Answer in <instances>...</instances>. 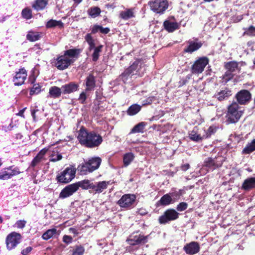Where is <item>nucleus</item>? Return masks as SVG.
<instances>
[{"label":"nucleus","mask_w":255,"mask_h":255,"mask_svg":"<svg viewBox=\"0 0 255 255\" xmlns=\"http://www.w3.org/2000/svg\"><path fill=\"white\" fill-rule=\"evenodd\" d=\"M78 139L81 144L88 148L99 146L103 141L102 137L94 131L88 132L84 128L79 131Z\"/></svg>","instance_id":"obj_1"},{"label":"nucleus","mask_w":255,"mask_h":255,"mask_svg":"<svg viewBox=\"0 0 255 255\" xmlns=\"http://www.w3.org/2000/svg\"><path fill=\"white\" fill-rule=\"evenodd\" d=\"M101 162L102 159L100 157H93L80 164L78 167V169L81 174H87L88 173H91L98 169Z\"/></svg>","instance_id":"obj_2"},{"label":"nucleus","mask_w":255,"mask_h":255,"mask_svg":"<svg viewBox=\"0 0 255 255\" xmlns=\"http://www.w3.org/2000/svg\"><path fill=\"white\" fill-rule=\"evenodd\" d=\"M243 111L239 110V106L237 103H233L228 107L226 115L227 121L230 123H237L243 114Z\"/></svg>","instance_id":"obj_3"},{"label":"nucleus","mask_w":255,"mask_h":255,"mask_svg":"<svg viewBox=\"0 0 255 255\" xmlns=\"http://www.w3.org/2000/svg\"><path fill=\"white\" fill-rule=\"evenodd\" d=\"M76 171V168L73 166L66 167L64 171L57 176V181L62 183L70 182L75 177Z\"/></svg>","instance_id":"obj_4"},{"label":"nucleus","mask_w":255,"mask_h":255,"mask_svg":"<svg viewBox=\"0 0 255 255\" xmlns=\"http://www.w3.org/2000/svg\"><path fill=\"white\" fill-rule=\"evenodd\" d=\"M21 235L15 232L9 234L5 239L6 248L8 250L14 249L21 241Z\"/></svg>","instance_id":"obj_5"},{"label":"nucleus","mask_w":255,"mask_h":255,"mask_svg":"<svg viewBox=\"0 0 255 255\" xmlns=\"http://www.w3.org/2000/svg\"><path fill=\"white\" fill-rule=\"evenodd\" d=\"M148 4L151 10L159 14H162L168 6L167 0H151Z\"/></svg>","instance_id":"obj_6"},{"label":"nucleus","mask_w":255,"mask_h":255,"mask_svg":"<svg viewBox=\"0 0 255 255\" xmlns=\"http://www.w3.org/2000/svg\"><path fill=\"white\" fill-rule=\"evenodd\" d=\"M135 199V196L133 194H125L118 201L117 203L121 208L130 209L134 206Z\"/></svg>","instance_id":"obj_7"},{"label":"nucleus","mask_w":255,"mask_h":255,"mask_svg":"<svg viewBox=\"0 0 255 255\" xmlns=\"http://www.w3.org/2000/svg\"><path fill=\"white\" fill-rule=\"evenodd\" d=\"M148 236L141 234H132L127 240L128 243L132 246L143 245L148 241Z\"/></svg>","instance_id":"obj_8"},{"label":"nucleus","mask_w":255,"mask_h":255,"mask_svg":"<svg viewBox=\"0 0 255 255\" xmlns=\"http://www.w3.org/2000/svg\"><path fill=\"white\" fill-rule=\"evenodd\" d=\"M143 61L141 59L135 60L128 69L132 73V75L141 76L145 71Z\"/></svg>","instance_id":"obj_9"},{"label":"nucleus","mask_w":255,"mask_h":255,"mask_svg":"<svg viewBox=\"0 0 255 255\" xmlns=\"http://www.w3.org/2000/svg\"><path fill=\"white\" fill-rule=\"evenodd\" d=\"M221 159L220 160H218V158L215 157H207L204 161L203 166L204 168H206L207 170L213 171L217 168L222 166L223 160L222 157H220Z\"/></svg>","instance_id":"obj_10"},{"label":"nucleus","mask_w":255,"mask_h":255,"mask_svg":"<svg viewBox=\"0 0 255 255\" xmlns=\"http://www.w3.org/2000/svg\"><path fill=\"white\" fill-rule=\"evenodd\" d=\"M179 213L174 209H169L166 210L164 214L158 219L159 222L165 224L169 221L175 220L178 218Z\"/></svg>","instance_id":"obj_11"},{"label":"nucleus","mask_w":255,"mask_h":255,"mask_svg":"<svg viewBox=\"0 0 255 255\" xmlns=\"http://www.w3.org/2000/svg\"><path fill=\"white\" fill-rule=\"evenodd\" d=\"M74 62V60L65 56L64 55L57 57L54 63V66L60 70L67 68Z\"/></svg>","instance_id":"obj_12"},{"label":"nucleus","mask_w":255,"mask_h":255,"mask_svg":"<svg viewBox=\"0 0 255 255\" xmlns=\"http://www.w3.org/2000/svg\"><path fill=\"white\" fill-rule=\"evenodd\" d=\"M209 60L206 57L200 58L196 60L192 67V72L194 74L201 73L208 64Z\"/></svg>","instance_id":"obj_13"},{"label":"nucleus","mask_w":255,"mask_h":255,"mask_svg":"<svg viewBox=\"0 0 255 255\" xmlns=\"http://www.w3.org/2000/svg\"><path fill=\"white\" fill-rule=\"evenodd\" d=\"M236 98L238 104L246 105L251 101L252 95L248 90H242L236 94Z\"/></svg>","instance_id":"obj_14"},{"label":"nucleus","mask_w":255,"mask_h":255,"mask_svg":"<svg viewBox=\"0 0 255 255\" xmlns=\"http://www.w3.org/2000/svg\"><path fill=\"white\" fill-rule=\"evenodd\" d=\"M110 182V181H106L93 182L92 189L90 190V192L94 194H100L107 188Z\"/></svg>","instance_id":"obj_15"},{"label":"nucleus","mask_w":255,"mask_h":255,"mask_svg":"<svg viewBox=\"0 0 255 255\" xmlns=\"http://www.w3.org/2000/svg\"><path fill=\"white\" fill-rule=\"evenodd\" d=\"M77 190V186L75 183L68 185L62 190L59 197L62 199L67 198L72 195Z\"/></svg>","instance_id":"obj_16"},{"label":"nucleus","mask_w":255,"mask_h":255,"mask_svg":"<svg viewBox=\"0 0 255 255\" xmlns=\"http://www.w3.org/2000/svg\"><path fill=\"white\" fill-rule=\"evenodd\" d=\"M27 77L26 71L24 68H21L13 77V82L15 86H20L24 82Z\"/></svg>","instance_id":"obj_17"},{"label":"nucleus","mask_w":255,"mask_h":255,"mask_svg":"<svg viewBox=\"0 0 255 255\" xmlns=\"http://www.w3.org/2000/svg\"><path fill=\"white\" fill-rule=\"evenodd\" d=\"M200 249L199 243L196 242H192L187 244L183 248L184 251L188 255H194L198 253Z\"/></svg>","instance_id":"obj_18"},{"label":"nucleus","mask_w":255,"mask_h":255,"mask_svg":"<svg viewBox=\"0 0 255 255\" xmlns=\"http://www.w3.org/2000/svg\"><path fill=\"white\" fill-rule=\"evenodd\" d=\"M188 43V46L184 49V51L190 54L198 50L203 45L201 41H189Z\"/></svg>","instance_id":"obj_19"},{"label":"nucleus","mask_w":255,"mask_h":255,"mask_svg":"<svg viewBox=\"0 0 255 255\" xmlns=\"http://www.w3.org/2000/svg\"><path fill=\"white\" fill-rule=\"evenodd\" d=\"M47 151V149L43 148L41 149L32 160L30 164V166L32 167H34L39 163H40L44 159V155Z\"/></svg>","instance_id":"obj_20"},{"label":"nucleus","mask_w":255,"mask_h":255,"mask_svg":"<svg viewBox=\"0 0 255 255\" xmlns=\"http://www.w3.org/2000/svg\"><path fill=\"white\" fill-rule=\"evenodd\" d=\"M164 29L168 32H172L180 27V24L174 21L166 20L163 22Z\"/></svg>","instance_id":"obj_21"},{"label":"nucleus","mask_w":255,"mask_h":255,"mask_svg":"<svg viewBox=\"0 0 255 255\" xmlns=\"http://www.w3.org/2000/svg\"><path fill=\"white\" fill-rule=\"evenodd\" d=\"M79 85L74 82H70L68 84H65L61 87L63 91V94H67L72 92H76L78 90Z\"/></svg>","instance_id":"obj_22"},{"label":"nucleus","mask_w":255,"mask_h":255,"mask_svg":"<svg viewBox=\"0 0 255 255\" xmlns=\"http://www.w3.org/2000/svg\"><path fill=\"white\" fill-rule=\"evenodd\" d=\"M85 85L86 88L85 91H90L94 90L96 86L95 77L92 74H89L85 79Z\"/></svg>","instance_id":"obj_23"},{"label":"nucleus","mask_w":255,"mask_h":255,"mask_svg":"<svg viewBox=\"0 0 255 255\" xmlns=\"http://www.w3.org/2000/svg\"><path fill=\"white\" fill-rule=\"evenodd\" d=\"M232 95V91L228 88H225L217 93L214 97L216 98L219 101H222L227 99Z\"/></svg>","instance_id":"obj_24"},{"label":"nucleus","mask_w":255,"mask_h":255,"mask_svg":"<svg viewBox=\"0 0 255 255\" xmlns=\"http://www.w3.org/2000/svg\"><path fill=\"white\" fill-rule=\"evenodd\" d=\"M242 188L246 191L255 188V177H250L246 179L244 181Z\"/></svg>","instance_id":"obj_25"},{"label":"nucleus","mask_w":255,"mask_h":255,"mask_svg":"<svg viewBox=\"0 0 255 255\" xmlns=\"http://www.w3.org/2000/svg\"><path fill=\"white\" fill-rule=\"evenodd\" d=\"M120 17L125 20L135 17L134 8H127L122 11L120 13Z\"/></svg>","instance_id":"obj_26"},{"label":"nucleus","mask_w":255,"mask_h":255,"mask_svg":"<svg viewBox=\"0 0 255 255\" xmlns=\"http://www.w3.org/2000/svg\"><path fill=\"white\" fill-rule=\"evenodd\" d=\"M141 107L142 106L137 104H132L127 110V114L129 116H134L141 111Z\"/></svg>","instance_id":"obj_27"},{"label":"nucleus","mask_w":255,"mask_h":255,"mask_svg":"<svg viewBox=\"0 0 255 255\" xmlns=\"http://www.w3.org/2000/svg\"><path fill=\"white\" fill-rule=\"evenodd\" d=\"M47 4V0H35L32 7L36 11H40L43 10Z\"/></svg>","instance_id":"obj_28"},{"label":"nucleus","mask_w":255,"mask_h":255,"mask_svg":"<svg viewBox=\"0 0 255 255\" xmlns=\"http://www.w3.org/2000/svg\"><path fill=\"white\" fill-rule=\"evenodd\" d=\"M77 186V189L79 187L84 190L89 189L91 190L93 182L88 179H85L75 183Z\"/></svg>","instance_id":"obj_29"},{"label":"nucleus","mask_w":255,"mask_h":255,"mask_svg":"<svg viewBox=\"0 0 255 255\" xmlns=\"http://www.w3.org/2000/svg\"><path fill=\"white\" fill-rule=\"evenodd\" d=\"M62 93H63V91L61 88H60L57 86H53L49 89V96L53 98H59Z\"/></svg>","instance_id":"obj_30"},{"label":"nucleus","mask_w":255,"mask_h":255,"mask_svg":"<svg viewBox=\"0 0 255 255\" xmlns=\"http://www.w3.org/2000/svg\"><path fill=\"white\" fill-rule=\"evenodd\" d=\"M41 33L38 32L29 31L26 35V39L30 42H35L40 39Z\"/></svg>","instance_id":"obj_31"},{"label":"nucleus","mask_w":255,"mask_h":255,"mask_svg":"<svg viewBox=\"0 0 255 255\" xmlns=\"http://www.w3.org/2000/svg\"><path fill=\"white\" fill-rule=\"evenodd\" d=\"M81 52L79 49H71L67 50L64 52L63 55L72 59V58L77 57Z\"/></svg>","instance_id":"obj_32"},{"label":"nucleus","mask_w":255,"mask_h":255,"mask_svg":"<svg viewBox=\"0 0 255 255\" xmlns=\"http://www.w3.org/2000/svg\"><path fill=\"white\" fill-rule=\"evenodd\" d=\"M146 125V123L143 122L137 124L131 129L129 133H143Z\"/></svg>","instance_id":"obj_33"},{"label":"nucleus","mask_w":255,"mask_h":255,"mask_svg":"<svg viewBox=\"0 0 255 255\" xmlns=\"http://www.w3.org/2000/svg\"><path fill=\"white\" fill-rule=\"evenodd\" d=\"M255 150V139L248 143L242 150V154H249Z\"/></svg>","instance_id":"obj_34"},{"label":"nucleus","mask_w":255,"mask_h":255,"mask_svg":"<svg viewBox=\"0 0 255 255\" xmlns=\"http://www.w3.org/2000/svg\"><path fill=\"white\" fill-rule=\"evenodd\" d=\"M172 201V199L171 196L168 194H166L164 195L157 202L158 204L162 206H167L169 205Z\"/></svg>","instance_id":"obj_35"},{"label":"nucleus","mask_w":255,"mask_h":255,"mask_svg":"<svg viewBox=\"0 0 255 255\" xmlns=\"http://www.w3.org/2000/svg\"><path fill=\"white\" fill-rule=\"evenodd\" d=\"M57 231L55 228H52L47 230L42 236V238L44 240H48L56 235Z\"/></svg>","instance_id":"obj_36"},{"label":"nucleus","mask_w":255,"mask_h":255,"mask_svg":"<svg viewBox=\"0 0 255 255\" xmlns=\"http://www.w3.org/2000/svg\"><path fill=\"white\" fill-rule=\"evenodd\" d=\"M56 26L59 27H62L63 26V23L61 20H56L54 19H50L47 22L46 27L48 28H53Z\"/></svg>","instance_id":"obj_37"},{"label":"nucleus","mask_w":255,"mask_h":255,"mask_svg":"<svg viewBox=\"0 0 255 255\" xmlns=\"http://www.w3.org/2000/svg\"><path fill=\"white\" fill-rule=\"evenodd\" d=\"M88 14L92 18H96L99 16L101 13V9L97 6L91 7L87 11Z\"/></svg>","instance_id":"obj_38"},{"label":"nucleus","mask_w":255,"mask_h":255,"mask_svg":"<svg viewBox=\"0 0 255 255\" xmlns=\"http://www.w3.org/2000/svg\"><path fill=\"white\" fill-rule=\"evenodd\" d=\"M134 154L132 152L126 153L123 157V162L125 166H128L133 160Z\"/></svg>","instance_id":"obj_39"},{"label":"nucleus","mask_w":255,"mask_h":255,"mask_svg":"<svg viewBox=\"0 0 255 255\" xmlns=\"http://www.w3.org/2000/svg\"><path fill=\"white\" fill-rule=\"evenodd\" d=\"M225 66L229 72H235L238 70V63L235 61L229 62Z\"/></svg>","instance_id":"obj_40"},{"label":"nucleus","mask_w":255,"mask_h":255,"mask_svg":"<svg viewBox=\"0 0 255 255\" xmlns=\"http://www.w3.org/2000/svg\"><path fill=\"white\" fill-rule=\"evenodd\" d=\"M103 47V45H100L96 47L94 50V52L92 54V60L94 62H96L99 57L100 53L102 51V49Z\"/></svg>","instance_id":"obj_41"},{"label":"nucleus","mask_w":255,"mask_h":255,"mask_svg":"<svg viewBox=\"0 0 255 255\" xmlns=\"http://www.w3.org/2000/svg\"><path fill=\"white\" fill-rule=\"evenodd\" d=\"M85 40L88 43V44H89V50H93L96 47H95L94 40L93 39V37H92L90 34H87L85 37Z\"/></svg>","instance_id":"obj_42"},{"label":"nucleus","mask_w":255,"mask_h":255,"mask_svg":"<svg viewBox=\"0 0 255 255\" xmlns=\"http://www.w3.org/2000/svg\"><path fill=\"white\" fill-rule=\"evenodd\" d=\"M21 16L26 20L31 19L32 17L31 9L28 7L23 9L21 11Z\"/></svg>","instance_id":"obj_43"},{"label":"nucleus","mask_w":255,"mask_h":255,"mask_svg":"<svg viewBox=\"0 0 255 255\" xmlns=\"http://www.w3.org/2000/svg\"><path fill=\"white\" fill-rule=\"evenodd\" d=\"M189 138L193 141H199L202 140V137L198 134L195 130H193L189 133Z\"/></svg>","instance_id":"obj_44"},{"label":"nucleus","mask_w":255,"mask_h":255,"mask_svg":"<svg viewBox=\"0 0 255 255\" xmlns=\"http://www.w3.org/2000/svg\"><path fill=\"white\" fill-rule=\"evenodd\" d=\"M84 252V248L81 245H78L74 247L72 255H83Z\"/></svg>","instance_id":"obj_45"},{"label":"nucleus","mask_w":255,"mask_h":255,"mask_svg":"<svg viewBox=\"0 0 255 255\" xmlns=\"http://www.w3.org/2000/svg\"><path fill=\"white\" fill-rule=\"evenodd\" d=\"M130 75H132V73L127 68L125 71L121 74L120 77L124 83H126Z\"/></svg>","instance_id":"obj_46"},{"label":"nucleus","mask_w":255,"mask_h":255,"mask_svg":"<svg viewBox=\"0 0 255 255\" xmlns=\"http://www.w3.org/2000/svg\"><path fill=\"white\" fill-rule=\"evenodd\" d=\"M12 166H9L7 168L8 170H10V172H9L10 178L13 176L18 175L20 173L18 167H14L13 169H12Z\"/></svg>","instance_id":"obj_47"},{"label":"nucleus","mask_w":255,"mask_h":255,"mask_svg":"<svg viewBox=\"0 0 255 255\" xmlns=\"http://www.w3.org/2000/svg\"><path fill=\"white\" fill-rule=\"evenodd\" d=\"M40 91L41 87L39 84H34L30 90V95L37 94L40 93Z\"/></svg>","instance_id":"obj_48"},{"label":"nucleus","mask_w":255,"mask_h":255,"mask_svg":"<svg viewBox=\"0 0 255 255\" xmlns=\"http://www.w3.org/2000/svg\"><path fill=\"white\" fill-rule=\"evenodd\" d=\"M155 100L154 96H150L142 101V106L150 105L153 101Z\"/></svg>","instance_id":"obj_49"},{"label":"nucleus","mask_w":255,"mask_h":255,"mask_svg":"<svg viewBox=\"0 0 255 255\" xmlns=\"http://www.w3.org/2000/svg\"><path fill=\"white\" fill-rule=\"evenodd\" d=\"M245 33L251 36H255V27L250 26L249 27L245 29Z\"/></svg>","instance_id":"obj_50"},{"label":"nucleus","mask_w":255,"mask_h":255,"mask_svg":"<svg viewBox=\"0 0 255 255\" xmlns=\"http://www.w3.org/2000/svg\"><path fill=\"white\" fill-rule=\"evenodd\" d=\"M188 207V204L185 202L180 203L177 206L176 209L177 211L182 212L185 210Z\"/></svg>","instance_id":"obj_51"},{"label":"nucleus","mask_w":255,"mask_h":255,"mask_svg":"<svg viewBox=\"0 0 255 255\" xmlns=\"http://www.w3.org/2000/svg\"><path fill=\"white\" fill-rule=\"evenodd\" d=\"M171 194L172 199L174 200H178L180 198V196L182 194V190H179L178 191L171 193Z\"/></svg>","instance_id":"obj_52"},{"label":"nucleus","mask_w":255,"mask_h":255,"mask_svg":"<svg viewBox=\"0 0 255 255\" xmlns=\"http://www.w3.org/2000/svg\"><path fill=\"white\" fill-rule=\"evenodd\" d=\"M10 178L8 171H2L0 172V179L1 180H7Z\"/></svg>","instance_id":"obj_53"},{"label":"nucleus","mask_w":255,"mask_h":255,"mask_svg":"<svg viewBox=\"0 0 255 255\" xmlns=\"http://www.w3.org/2000/svg\"><path fill=\"white\" fill-rule=\"evenodd\" d=\"M62 158L61 154H52L49 160L51 162H56L60 160Z\"/></svg>","instance_id":"obj_54"},{"label":"nucleus","mask_w":255,"mask_h":255,"mask_svg":"<svg viewBox=\"0 0 255 255\" xmlns=\"http://www.w3.org/2000/svg\"><path fill=\"white\" fill-rule=\"evenodd\" d=\"M26 223L25 220H18L15 225L17 228L23 229L25 226Z\"/></svg>","instance_id":"obj_55"},{"label":"nucleus","mask_w":255,"mask_h":255,"mask_svg":"<svg viewBox=\"0 0 255 255\" xmlns=\"http://www.w3.org/2000/svg\"><path fill=\"white\" fill-rule=\"evenodd\" d=\"M87 96L86 95V92H82L79 96L78 100L80 101L81 104H84L86 100Z\"/></svg>","instance_id":"obj_56"},{"label":"nucleus","mask_w":255,"mask_h":255,"mask_svg":"<svg viewBox=\"0 0 255 255\" xmlns=\"http://www.w3.org/2000/svg\"><path fill=\"white\" fill-rule=\"evenodd\" d=\"M72 238L68 235H64L63 237V242L68 245L72 243Z\"/></svg>","instance_id":"obj_57"},{"label":"nucleus","mask_w":255,"mask_h":255,"mask_svg":"<svg viewBox=\"0 0 255 255\" xmlns=\"http://www.w3.org/2000/svg\"><path fill=\"white\" fill-rule=\"evenodd\" d=\"M32 248L31 247H27L26 249H23L21 251V254L22 255H28V254L31 252Z\"/></svg>","instance_id":"obj_58"},{"label":"nucleus","mask_w":255,"mask_h":255,"mask_svg":"<svg viewBox=\"0 0 255 255\" xmlns=\"http://www.w3.org/2000/svg\"><path fill=\"white\" fill-rule=\"evenodd\" d=\"M100 26L101 25L97 24L94 25L91 29L92 33L95 34L98 31H99L100 30Z\"/></svg>","instance_id":"obj_59"},{"label":"nucleus","mask_w":255,"mask_h":255,"mask_svg":"<svg viewBox=\"0 0 255 255\" xmlns=\"http://www.w3.org/2000/svg\"><path fill=\"white\" fill-rule=\"evenodd\" d=\"M110 29L108 27H103L102 26H100V30L99 31L100 32H101L103 34H107L110 31Z\"/></svg>","instance_id":"obj_60"},{"label":"nucleus","mask_w":255,"mask_h":255,"mask_svg":"<svg viewBox=\"0 0 255 255\" xmlns=\"http://www.w3.org/2000/svg\"><path fill=\"white\" fill-rule=\"evenodd\" d=\"M190 167V165L188 163L183 164L181 166V169L182 171H185L187 170Z\"/></svg>","instance_id":"obj_61"},{"label":"nucleus","mask_w":255,"mask_h":255,"mask_svg":"<svg viewBox=\"0 0 255 255\" xmlns=\"http://www.w3.org/2000/svg\"><path fill=\"white\" fill-rule=\"evenodd\" d=\"M38 111V109H33V110H31V116L33 118V121H36V116H35V113L36 112H37V111Z\"/></svg>","instance_id":"obj_62"},{"label":"nucleus","mask_w":255,"mask_h":255,"mask_svg":"<svg viewBox=\"0 0 255 255\" xmlns=\"http://www.w3.org/2000/svg\"><path fill=\"white\" fill-rule=\"evenodd\" d=\"M186 82H187V80H186L184 79H182L180 80V81L179 82V86H182L186 84Z\"/></svg>","instance_id":"obj_63"},{"label":"nucleus","mask_w":255,"mask_h":255,"mask_svg":"<svg viewBox=\"0 0 255 255\" xmlns=\"http://www.w3.org/2000/svg\"><path fill=\"white\" fill-rule=\"evenodd\" d=\"M25 109H26V108H24L23 109H22L21 110H20L17 114V115L21 116V117H24L23 113H24Z\"/></svg>","instance_id":"obj_64"}]
</instances>
